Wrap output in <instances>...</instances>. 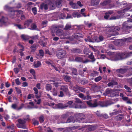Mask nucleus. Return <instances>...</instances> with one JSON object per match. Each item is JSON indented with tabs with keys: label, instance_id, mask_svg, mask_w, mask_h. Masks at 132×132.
Returning a JSON list of instances; mask_svg holds the SVG:
<instances>
[{
	"label": "nucleus",
	"instance_id": "nucleus-1",
	"mask_svg": "<svg viewBox=\"0 0 132 132\" xmlns=\"http://www.w3.org/2000/svg\"><path fill=\"white\" fill-rule=\"evenodd\" d=\"M75 103L76 104V105L75 106H73L72 107L70 105L72 104L73 103V102L72 101H70L68 102L67 104V105H68V107H72L75 108H85V107L82 106L80 105V104H81L82 103L79 99L77 98L75 99Z\"/></svg>",
	"mask_w": 132,
	"mask_h": 132
},
{
	"label": "nucleus",
	"instance_id": "nucleus-2",
	"mask_svg": "<svg viewBox=\"0 0 132 132\" xmlns=\"http://www.w3.org/2000/svg\"><path fill=\"white\" fill-rule=\"evenodd\" d=\"M54 2H51L47 5L45 3H43L40 6V8L42 9L45 10L47 9L48 7L51 10H53L54 9L55 7V4Z\"/></svg>",
	"mask_w": 132,
	"mask_h": 132
},
{
	"label": "nucleus",
	"instance_id": "nucleus-3",
	"mask_svg": "<svg viewBox=\"0 0 132 132\" xmlns=\"http://www.w3.org/2000/svg\"><path fill=\"white\" fill-rule=\"evenodd\" d=\"M45 104L49 106H52L53 108H62L63 109L64 108L68 107V105H66L64 104H63L62 103H59L57 104H54L53 102H52L50 103H47Z\"/></svg>",
	"mask_w": 132,
	"mask_h": 132
},
{
	"label": "nucleus",
	"instance_id": "nucleus-4",
	"mask_svg": "<svg viewBox=\"0 0 132 132\" xmlns=\"http://www.w3.org/2000/svg\"><path fill=\"white\" fill-rule=\"evenodd\" d=\"M45 63L48 65H51L52 67L56 71H59V72H60L63 73L64 72V70L63 69L59 67V70L56 67L53 62L51 60L48 59L46 61Z\"/></svg>",
	"mask_w": 132,
	"mask_h": 132
},
{
	"label": "nucleus",
	"instance_id": "nucleus-5",
	"mask_svg": "<svg viewBox=\"0 0 132 132\" xmlns=\"http://www.w3.org/2000/svg\"><path fill=\"white\" fill-rule=\"evenodd\" d=\"M50 82H53V84L56 87H57L60 86V84L61 83V82L60 80L57 78H54L51 79L50 80Z\"/></svg>",
	"mask_w": 132,
	"mask_h": 132
},
{
	"label": "nucleus",
	"instance_id": "nucleus-6",
	"mask_svg": "<svg viewBox=\"0 0 132 132\" xmlns=\"http://www.w3.org/2000/svg\"><path fill=\"white\" fill-rule=\"evenodd\" d=\"M66 52L63 50L59 51L57 54V56L58 58L61 59L66 57Z\"/></svg>",
	"mask_w": 132,
	"mask_h": 132
},
{
	"label": "nucleus",
	"instance_id": "nucleus-7",
	"mask_svg": "<svg viewBox=\"0 0 132 132\" xmlns=\"http://www.w3.org/2000/svg\"><path fill=\"white\" fill-rule=\"evenodd\" d=\"M75 116L76 118L77 119L76 121L77 122H82V120L84 116V115L82 113H78L76 114Z\"/></svg>",
	"mask_w": 132,
	"mask_h": 132
},
{
	"label": "nucleus",
	"instance_id": "nucleus-8",
	"mask_svg": "<svg viewBox=\"0 0 132 132\" xmlns=\"http://www.w3.org/2000/svg\"><path fill=\"white\" fill-rule=\"evenodd\" d=\"M22 12L21 11H12L11 12V13L10 14V16L12 18H13L14 17L15 18V16L17 15H14V16H13V15H14V14H17L18 15H19L20 13H22Z\"/></svg>",
	"mask_w": 132,
	"mask_h": 132
},
{
	"label": "nucleus",
	"instance_id": "nucleus-9",
	"mask_svg": "<svg viewBox=\"0 0 132 132\" xmlns=\"http://www.w3.org/2000/svg\"><path fill=\"white\" fill-rule=\"evenodd\" d=\"M95 39H93V42H98L100 41H102L103 40V38L102 36H100L99 38V40L98 38L96 37H94Z\"/></svg>",
	"mask_w": 132,
	"mask_h": 132
},
{
	"label": "nucleus",
	"instance_id": "nucleus-10",
	"mask_svg": "<svg viewBox=\"0 0 132 132\" xmlns=\"http://www.w3.org/2000/svg\"><path fill=\"white\" fill-rule=\"evenodd\" d=\"M8 19L7 18L2 17L0 19V23L3 25H6V23H7Z\"/></svg>",
	"mask_w": 132,
	"mask_h": 132
},
{
	"label": "nucleus",
	"instance_id": "nucleus-11",
	"mask_svg": "<svg viewBox=\"0 0 132 132\" xmlns=\"http://www.w3.org/2000/svg\"><path fill=\"white\" fill-rule=\"evenodd\" d=\"M39 53L40 55L39 56L37 54L36 55V57L37 59H39L40 57V56L43 57L44 55V52L42 50H40L39 51Z\"/></svg>",
	"mask_w": 132,
	"mask_h": 132
},
{
	"label": "nucleus",
	"instance_id": "nucleus-12",
	"mask_svg": "<svg viewBox=\"0 0 132 132\" xmlns=\"http://www.w3.org/2000/svg\"><path fill=\"white\" fill-rule=\"evenodd\" d=\"M63 34L62 30L60 29L58 30L56 32V35L59 36H61L63 35Z\"/></svg>",
	"mask_w": 132,
	"mask_h": 132
},
{
	"label": "nucleus",
	"instance_id": "nucleus-13",
	"mask_svg": "<svg viewBox=\"0 0 132 132\" xmlns=\"http://www.w3.org/2000/svg\"><path fill=\"white\" fill-rule=\"evenodd\" d=\"M87 104L90 107H95L97 106L96 103H95L93 104H92L89 101H87Z\"/></svg>",
	"mask_w": 132,
	"mask_h": 132
},
{
	"label": "nucleus",
	"instance_id": "nucleus-14",
	"mask_svg": "<svg viewBox=\"0 0 132 132\" xmlns=\"http://www.w3.org/2000/svg\"><path fill=\"white\" fill-rule=\"evenodd\" d=\"M41 65V63L39 61H38L36 62H34V66L36 68L40 67Z\"/></svg>",
	"mask_w": 132,
	"mask_h": 132
},
{
	"label": "nucleus",
	"instance_id": "nucleus-15",
	"mask_svg": "<svg viewBox=\"0 0 132 132\" xmlns=\"http://www.w3.org/2000/svg\"><path fill=\"white\" fill-rule=\"evenodd\" d=\"M123 54H119L116 57H117V58H116L114 60L115 61H117L118 60H120L122 59L123 58L122 57V56L123 55Z\"/></svg>",
	"mask_w": 132,
	"mask_h": 132
},
{
	"label": "nucleus",
	"instance_id": "nucleus-16",
	"mask_svg": "<svg viewBox=\"0 0 132 132\" xmlns=\"http://www.w3.org/2000/svg\"><path fill=\"white\" fill-rule=\"evenodd\" d=\"M23 105H22V106H21L19 108H17V105L16 104H14L12 105L11 107L12 108L14 109H16L18 110H20L21 109L23 106Z\"/></svg>",
	"mask_w": 132,
	"mask_h": 132
},
{
	"label": "nucleus",
	"instance_id": "nucleus-17",
	"mask_svg": "<svg viewBox=\"0 0 132 132\" xmlns=\"http://www.w3.org/2000/svg\"><path fill=\"white\" fill-rule=\"evenodd\" d=\"M32 22L31 20H29L25 22L24 25L25 26H28Z\"/></svg>",
	"mask_w": 132,
	"mask_h": 132
},
{
	"label": "nucleus",
	"instance_id": "nucleus-18",
	"mask_svg": "<svg viewBox=\"0 0 132 132\" xmlns=\"http://www.w3.org/2000/svg\"><path fill=\"white\" fill-rule=\"evenodd\" d=\"M21 37L23 40H28L30 38L29 36L25 35H22L21 36Z\"/></svg>",
	"mask_w": 132,
	"mask_h": 132
},
{
	"label": "nucleus",
	"instance_id": "nucleus-19",
	"mask_svg": "<svg viewBox=\"0 0 132 132\" xmlns=\"http://www.w3.org/2000/svg\"><path fill=\"white\" fill-rule=\"evenodd\" d=\"M73 117H70L67 121V122H74L75 121L73 120Z\"/></svg>",
	"mask_w": 132,
	"mask_h": 132
},
{
	"label": "nucleus",
	"instance_id": "nucleus-20",
	"mask_svg": "<svg viewBox=\"0 0 132 132\" xmlns=\"http://www.w3.org/2000/svg\"><path fill=\"white\" fill-rule=\"evenodd\" d=\"M113 13L112 11H109L108 13H106L105 15L104 16V18L106 19H108L109 16L110 14H111Z\"/></svg>",
	"mask_w": 132,
	"mask_h": 132
},
{
	"label": "nucleus",
	"instance_id": "nucleus-21",
	"mask_svg": "<svg viewBox=\"0 0 132 132\" xmlns=\"http://www.w3.org/2000/svg\"><path fill=\"white\" fill-rule=\"evenodd\" d=\"M122 16H121L120 15V14H119V15H118L117 16H112V17H111V18H110V20H115V19H119V18H120Z\"/></svg>",
	"mask_w": 132,
	"mask_h": 132
},
{
	"label": "nucleus",
	"instance_id": "nucleus-22",
	"mask_svg": "<svg viewBox=\"0 0 132 132\" xmlns=\"http://www.w3.org/2000/svg\"><path fill=\"white\" fill-rule=\"evenodd\" d=\"M70 4L71 5V6L73 8L76 9L77 8V7L76 4L73 3L72 2H70Z\"/></svg>",
	"mask_w": 132,
	"mask_h": 132
},
{
	"label": "nucleus",
	"instance_id": "nucleus-23",
	"mask_svg": "<svg viewBox=\"0 0 132 132\" xmlns=\"http://www.w3.org/2000/svg\"><path fill=\"white\" fill-rule=\"evenodd\" d=\"M33 90L35 92V94H36L35 96L36 98H38L40 97V96H38L37 95L38 93V90L37 88L36 87H34L33 88Z\"/></svg>",
	"mask_w": 132,
	"mask_h": 132
},
{
	"label": "nucleus",
	"instance_id": "nucleus-24",
	"mask_svg": "<svg viewBox=\"0 0 132 132\" xmlns=\"http://www.w3.org/2000/svg\"><path fill=\"white\" fill-rule=\"evenodd\" d=\"M60 89L64 92H67L68 90V87L67 86H62Z\"/></svg>",
	"mask_w": 132,
	"mask_h": 132
},
{
	"label": "nucleus",
	"instance_id": "nucleus-25",
	"mask_svg": "<svg viewBox=\"0 0 132 132\" xmlns=\"http://www.w3.org/2000/svg\"><path fill=\"white\" fill-rule=\"evenodd\" d=\"M46 90L49 91L52 88V86L51 85L47 84L46 87Z\"/></svg>",
	"mask_w": 132,
	"mask_h": 132
},
{
	"label": "nucleus",
	"instance_id": "nucleus-26",
	"mask_svg": "<svg viewBox=\"0 0 132 132\" xmlns=\"http://www.w3.org/2000/svg\"><path fill=\"white\" fill-rule=\"evenodd\" d=\"M41 101V100L40 99H38L37 100H35L34 102L35 103H36L37 104H39Z\"/></svg>",
	"mask_w": 132,
	"mask_h": 132
},
{
	"label": "nucleus",
	"instance_id": "nucleus-27",
	"mask_svg": "<svg viewBox=\"0 0 132 132\" xmlns=\"http://www.w3.org/2000/svg\"><path fill=\"white\" fill-rule=\"evenodd\" d=\"M37 47V46L36 45H33L30 48L31 49V51L32 52H34Z\"/></svg>",
	"mask_w": 132,
	"mask_h": 132
},
{
	"label": "nucleus",
	"instance_id": "nucleus-28",
	"mask_svg": "<svg viewBox=\"0 0 132 132\" xmlns=\"http://www.w3.org/2000/svg\"><path fill=\"white\" fill-rule=\"evenodd\" d=\"M78 96L80 97L83 100H85L87 99V98L85 96H84L83 94L81 93L79 94Z\"/></svg>",
	"mask_w": 132,
	"mask_h": 132
},
{
	"label": "nucleus",
	"instance_id": "nucleus-29",
	"mask_svg": "<svg viewBox=\"0 0 132 132\" xmlns=\"http://www.w3.org/2000/svg\"><path fill=\"white\" fill-rule=\"evenodd\" d=\"M64 80L66 82H69L70 80V78L68 76H66L64 78Z\"/></svg>",
	"mask_w": 132,
	"mask_h": 132
},
{
	"label": "nucleus",
	"instance_id": "nucleus-30",
	"mask_svg": "<svg viewBox=\"0 0 132 132\" xmlns=\"http://www.w3.org/2000/svg\"><path fill=\"white\" fill-rule=\"evenodd\" d=\"M98 0H93L92 1V3L94 5H97L99 3Z\"/></svg>",
	"mask_w": 132,
	"mask_h": 132
},
{
	"label": "nucleus",
	"instance_id": "nucleus-31",
	"mask_svg": "<svg viewBox=\"0 0 132 132\" xmlns=\"http://www.w3.org/2000/svg\"><path fill=\"white\" fill-rule=\"evenodd\" d=\"M93 39H95L94 37L92 39V40H91L90 37H88L87 39H85V40L87 42H93Z\"/></svg>",
	"mask_w": 132,
	"mask_h": 132
},
{
	"label": "nucleus",
	"instance_id": "nucleus-32",
	"mask_svg": "<svg viewBox=\"0 0 132 132\" xmlns=\"http://www.w3.org/2000/svg\"><path fill=\"white\" fill-rule=\"evenodd\" d=\"M18 121L19 123L22 125L24 124L25 123V121L24 120L19 119L18 120Z\"/></svg>",
	"mask_w": 132,
	"mask_h": 132
},
{
	"label": "nucleus",
	"instance_id": "nucleus-33",
	"mask_svg": "<svg viewBox=\"0 0 132 132\" xmlns=\"http://www.w3.org/2000/svg\"><path fill=\"white\" fill-rule=\"evenodd\" d=\"M102 79V77L101 76H99L95 79V81L96 82H98Z\"/></svg>",
	"mask_w": 132,
	"mask_h": 132
},
{
	"label": "nucleus",
	"instance_id": "nucleus-34",
	"mask_svg": "<svg viewBox=\"0 0 132 132\" xmlns=\"http://www.w3.org/2000/svg\"><path fill=\"white\" fill-rule=\"evenodd\" d=\"M129 5L130 6V7L128 9H127V8L123 10H122L121 11V12L122 13H124L125 12L128 11V10H129L132 7V4H130Z\"/></svg>",
	"mask_w": 132,
	"mask_h": 132
},
{
	"label": "nucleus",
	"instance_id": "nucleus-35",
	"mask_svg": "<svg viewBox=\"0 0 132 132\" xmlns=\"http://www.w3.org/2000/svg\"><path fill=\"white\" fill-rule=\"evenodd\" d=\"M34 95L33 94H30L28 96L27 98L28 99H30L34 98Z\"/></svg>",
	"mask_w": 132,
	"mask_h": 132
},
{
	"label": "nucleus",
	"instance_id": "nucleus-36",
	"mask_svg": "<svg viewBox=\"0 0 132 132\" xmlns=\"http://www.w3.org/2000/svg\"><path fill=\"white\" fill-rule=\"evenodd\" d=\"M79 89V87L77 85L73 87V90L76 92L78 91Z\"/></svg>",
	"mask_w": 132,
	"mask_h": 132
},
{
	"label": "nucleus",
	"instance_id": "nucleus-37",
	"mask_svg": "<svg viewBox=\"0 0 132 132\" xmlns=\"http://www.w3.org/2000/svg\"><path fill=\"white\" fill-rule=\"evenodd\" d=\"M32 10L34 14H36L37 13V11L36 7H34L32 8Z\"/></svg>",
	"mask_w": 132,
	"mask_h": 132
},
{
	"label": "nucleus",
	"instance_id": "nucleus-38",
	"mask_svg": "<svg viewBox=\"0 0 132 132\" xmlns=\"http://www.w3.org/2000/svg\"><path fill=\"white\" fill-rule=\"evenodd\" d=\"M18 127V128H23V129H25L26 128V127L25 126V125H18L17 126Z\"/></svg>",
	"mask_w": 132,
	"mask_h": 132
},
{
	"label": "nucleus",
	"instance_id": "nucleus-39",
	"mask_svg": "<svg viewBox=\"0 0 132 132\" xmlns=\"http://www.w3.org/2000/svg\"><path fill=\"white\" fill-rule=\"evenodd\" d=\"M29 104H30V105L31 106L30 107L29 106H28V108H34V104L32 102H30L29 103Z\"/></svg>",
	"mask_w": 132,
	"mask_h": 132
},
{
	"label": "nucleus",
	"instance_id": "nucleus-40",
	"mask_svg": "<svg viewBox=\"0 0 132 132\" xmlns=\"http://www.w3.org/2000/svg\"><path fill=\"white\" fill-rule=\"evenodd\" d=\"M125 88L127 90V92H131L130 89L126 85H125L124 86Z\"/></svg>",
	"mask_w": 132,
	"mask_h": 132
},
{
	"label": "nucleus",
	"instance_id": "nucleus-41",
	"mask_svg": "<svg viewBox=\"0 0 132 132\" xmlns=\"http://www.w3.org/2000/svg\"><path fill=\"white\" fill-rule=\"evenodd\" d=\"M126 71L125 69H120L119 70V72L123 74L125 73Z\"/></svg>",
	"mask_w": 132,
	"mask_h": 132
},
{
	"label": "nucleus",
	"instance_id": "nucleus-42",
	"mask_svg": "<svg viewBox=\"0 0 132 132\" xmlns=\"http://www.w3.org/2000/svg\"><path fill=\"white\" fill-rule=\"evenodd\" d=\"M61 1L60 0L57 1L56 2V6L59 7V5L61 4Z\"/></svg>",
	"mask_w": 132,
	"mask_h": 132
},
{
	"label": "nucleus",
	"instance_id": "nucleus-43",
	"mask_svg": "<svg viewBox=\"0 0 132 132\" xmlns=\"http://www.w3.org/2000/svg\"><path fill=\"white\" fill-rule=\"evenodd\" d=\"M31 27L30 29L31 30L35 29L36 28V26L34 24H32L31 26Z\"/></svg>",
	"mask_w": 132,
	"mask_h": 132
},
{
	"label": "nucleus",
	"instance_id": "nucleus-44",
	"mask_svg": "<svg viewBox=\"0 0 132 132\" xmlns=\"http://www.w3.org/2000/svg\"><path fill=\"white\" fill-rule=\"evenodd\" d=\"M85 11V9H82L81 10V12L82 13L81 14H82L85 17H86V16L84 14V13H83Z\"/></svg>",
	"mask_w": 132,
	"mask_h": 132
},
{
	"label": "nucleus",
	"instance_id": "nucleus-45",
	"mask_svg": "<svg viewBox=\"0 0 132 132\" xmlns=\"http://www.w3.org/2000/svg\"><path fill=\"white\" fill-rule=\"evenodd\" d=\"M30 72L33 75H34L35 74V72L34 69H30Z\"/></svg>",
	"mask_w": 132,
	"mask_h": 132
},
{
	"label": "nucleus",
	"instance_id": "nucleus-46",
	"mask_svg": "<svg viewBox=\"0 0 132 132\" xmlns=\"http://www.w3.org/2000/svg\"><path fill=\"white\" fill-rule=\"evenodd\" d=\"M88 57L91 59H94L93 61H95V60L94 59V57L93 53H91V54L88 56Z\"/></svg>",
	"mask_w": 132,
	"mask_h": 132
},
{
	"label": "nucleus",
	"instance_id": "nucleus-47",
	"mask_svg": "<svg viewBox=\"0 0 132 132\" xmlns=\"http://www.w3.org/2000/svg\"><path fill=\"white\" fill-rule=\"evenodd\" d=\"M72 73L73 75H76L77 74V70L76 69H72Z\"/></svg>",
	"mask_w": 132,
	"mask_h": 132
},
{
	"label": "nucleus",
	"instance_id": "nucleus-48",
	"mask_svg": "<svg viewBox=\"0 0 132 132\" xmlns=\"http://www.w3.org/2000/svg\"><path fill=\"white\" fill-rule=\"evenodd\" d=\"M53 95L54 96H56L57 95V93L55 89H53Z\"/></svg>",
	"mask_w": 132,
	"mask_h": 132
},
{
	"label": "nucleus",
	"instance_id": "nucleus-49",
	"mask_svg": "<svg viewBox=\"0 0 132 132\" xmlns=\"http://www.w3.org/2000/svg\"><path fill=\"white\" fill-rule=\"evenodd\" d=\"M132 98L128 99L127 101V103L128 104H131L132 103Z\"/></svg>",
	"mask_w": 132,
	"mask_h": 132
},
{
	"label": "nucleus",
	"instance_id": "nucleus-50",
	"mask_svg": "<svg viewBox=\"0 0 132 132\" xmlns=\"http://www.w3.org/2000/svg\"><path fill=\"white\" fill-rule=\"evenodd\" d=\"M15 81L17 85H19L20 84V82L19 80V79L17 78L16 79Z\"/></svg>",
	"mask_w": 132,
	"mask_h": 132
},
{
	"label": "nucleus",
	"instance_id": "nucleus-51",
	"mask_svg": "<svg viewBox=\"0 0 132 132\" xmlns=\"http://www.w3.org/2000/svg\"><path fill=\"white\" fill-rule=\"evenodd\" d=\"M130 22H132V19H131L129 20H128L126 22H125L124 24V25H125V24H128Z\"/></svg>",
	"mask_w": 132,
	"mask_h": 132
},
{
	"label": "nucleus",
	"instance_id": "nucleus-52",
	"mask_svg": "<svg viewBox=\"0 0 132 132\" xmlns=\"http://www.w3.org/2000/svg\"><path fill=\"white\" fill-rule=\"evenodd\" d=\"M114 29V30H113V31H117L120 30L119 28L118 27H115Z\"/></svg>",
	"mask_w": 132,
	"mask_h": 132
},
{
	"label": "nucleus",
	"instance_id": "nucleus-53",
	"mask_svg": "<svg viewBox=\"0 0 132 132\" xmlns=\"http://www.w3.org/2000/svg\"><path fill=\"white\" fill-rule=\"evenodd\" d=\"M40 44L43 46H45L46 44L43 42L42 41L40 42Z\"/></svg>",
	"mask_w": 132,
	"mask_h": 132
},
{
	"label": "nucleus",
	"instance_id": "nucleus-54",
	"mask_svg": "<svg viewBox=\"0 0 132 132\" xmlns=\"http://www.w3.org/2000/svg\"><path fill=\"white\" fill-rule=\"evenodd\" d=\"M37 87L39 89H40V84L39 83H37L36 85Z\"/></svg>",
	"mask_w": 132,
	"mask_h": 132
},
{
	"label": "nucleus",
	"instance_id": "nucleus-55",
	"mask_svg": "<svg viewBox=\"0 0 132 132\" xmlns=\"http://www.w3.org/2000/svg\"><path fill=\"white\" fill-rule=\"evenodd\" d=\"M71 27V26L68 24H67L65 26V29H68L70 28Z\"/></svg>",
	"mask_w": 132,
	"mask_h": 132
},
{
	"label": "nucleus",
	"instance_id": "nucleus-56",
	"mask_svg": "<svg viewBox=\"0 0 132 132\" xmlns=\"http://www.w3.org/2000/svg\"><path fill=\"white\" fill-rule=\"evenodd\" d=\"M73 16L74 17H77V18L80 17L81 16L80 14H76L75 15L74 13L73 14Z\"/></svg>",
	"mask_w": 132,
	"mask_h": 132
},
{
	"label": "nucleus",
	"instance_id": "nucleus-57",
	"mask_svg": "<svg viewBox=\"0 0 132 132\" xmlns=\"http://www.w3.org/2000/svg\"><path fill=\"white\" fill-rule=\"evenodd\" d=\"M64 95L63 92L62 91H60V94L59 95V96L60 97H63Z\"/></svg>",
	"mask_w": 132,
	"mask_h": 132
},
{
	"label": "nucleus",
	"instance_id": "nucleus-58",
	"mask_svg": "<svg viewBox=\"0 0 132 132\" xmlns=\"http://www.w3.org/2000/svg\"><path fill=\"white\" fill-rule=\"evenodd\" d=\"M68 116V114L67 113L63 115L62 116V117L63 119H64L67 117Z\"/></svg>",
	"mask_w": 132,
	"mask_h": 132
},
{
	"label": "nucleus",
	"instance_id": "nucleus-59",
	"mask_svg": "<svg viewBox=\"0 0 132 132\" xmlns=\"http://www.w3.org/2000/svg\"><path fill=\"white\" fill-rule=\"evenodd\" d=\"M39 120L40 121L42 122L44 121V117L43 116H41L40 117Z\"/></svg>",
	"mask_w": 132,
	"mask_h": 132
},
{
	"label": "nucleus",
	"instance_id": "nucleus-60",
	"mask_svg": "<svg viewBox=\"0 0 132 132\" xmlns=\"http://www.w3.org/2000/svg\"><path fill=\"white\" fill-rule=\"evenodd\" d=\"M77 4L80 7L82 6L83 5L80 2L78 1L77 2Z\"/></svg>",
	"mask_w": 132,
	"mask_h": 132
},
{
	"label": "nucleus",
	"instance_id": "nucleus-61",
	"mask_svg": "<svg viewBox=\"0 0 132 132\" xmlns=\"http://www.w3.org/2000/svg\"><path fill=\"white\" fill-rule=\"evenodd\" d=\"M14 71L16 73H17L19 71V69L18 68H15L14 69Z\"/></svg>",
	"mask_w": 132,
	"mask_h": 132
},
{
	"label": "nucleus",
	"instance_id": "nucleus-62",
	"mask_svg": "<svg viewBox=\"0 0 132 132\" xmlns=\"http://www.w3.org/2000/svg\"><path fill=\"white\" fill-rule=\"evenodd\" d=\"M28 85V84L26 82H24L22 84V86L23 87H26Z\"/></svg>",
	"mask_w": 132,
	"mask_h": 132
},
{
	"label": "nucleus",
	"instance_id": "nucleus-63",
	"mask_svg": "<svg viewBox=\"0 0 132 132\" xmlns=\"http://www.w3.org/2000/svg\"><path fill=\"white\" fill-rule=\"evenodd\" d=\"M16 91L17 92L19 93L20 94L21 93V91L20 90L19 88H18L17 87H16Z\"/></svg>",
	"mask_w": 132,
	"mask_h": 132
},
{
	"label": "nucleus",
	"instance_id": "nucleus-64",
	"mask_svg": "<svg viewBox=\"0 0 132 132\" xmlns=\"http://www.w3.org/2000/svg\"><path fill=\"white\" fill-rule=\"evenodd\" d=\"M9 116L8 115H6L5 116L4 118L6 120H7L9 118Z\"/></svg>",
	"mask_w": 132,
	"mask_h": 132
}]
</instances>
